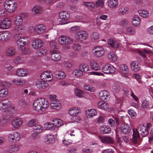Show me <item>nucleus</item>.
Instances as JSON below:
<instances>
[{"label": "nucleus", "instance_id": "f257e3e1", "mask_svg": "<svg viewBox=\"0 0 153 153\" xmlns=\"http://www.w3.org/2000/svg\"><path fill=\"white\" fill-rule=\"evenodd\" d=\"M140 134L142 137L146 136L149 134L148 128L143 125H139L135 132L133 130L132 141L134 143H137L139 139V134Z\"/></svg>", "mask_w": 153, "mask_h": 153}, {"label": "nucleus", "instance_id": "f03ea898", "mask_svg": "<svg viewBox=\"0 0 153 153\" xmlns=\"http://www.w3.org/2000/svg\"><path fill=\"white\" fill-rule=\"evenodd\" d=\"M33 105L35 110H43L48 107L49 103L46 99L40 98L36 99L34 101Z\"/></svg>", "mask_w": 153, "mask_h": 153}, {"label": "nucleus", "instance_id": "7ed1b4c3", "mask_svg": "<svg viewBox=\"0 0 153 153\" xmlns=\"http://www.w3.org/2000/svg\"><path fill=\"white\" fill-rule=\"evenodd\" d=\"M50 98L51 100L50 103V106L52 109L58 110L61 106V103L58 100H56V96L55 95H51Z\"/></svg>", "mask_w": 153, "mask_h": 153}, {"label": "nucleus", "instance_id": "20e7f679", "mask_svg": "<svg viewBox=\"0 0 153 153\" xmlns=\"http://www.w3.org/2000/svg\"><path fill=\"white\" fill-rule=\"evenodd\" d=\"M10 106V102L7 100H2L0 102V110L2 112L8 111Z\"/></svg>", "mask_w": 153, "mask_h": 153}, {"label": "nucleus", "instance_id": "39448f33", "mask_svg": "<svg viewBox=\"0 0 153 153\" xmlns=\"http://www.w3.org/2000/svg\"><path fill=\"white\" fill-rule=\"evenodd\" d=\"M75 37L78 41L82 42L87 39L88 34L85 31L82 30L76 33L75 34Z\"/></svg>", "mask_w": 153, "mask_h": 153}, {"label": "nucleus", "instance_id": "423d86ee", "mask_svg": "<svg viewBox=\"0 0 153 153\" xmlns=\"http://www.w3.org/2000/svg\"><path fill=\"white\" fill-rule=\"evenodd\" d=\"M42 80L46 81H50L53 79V75L51 72L46 71L43 72L40 75Z\"/></svg>", "mask_w": 153, "mask_h": 153}, {"label": "nucleus", "instance_id": "0eeeda50", "mask_svg": "<svg viewBox=\"0 0 153 153\" xmlns=\"http://www.w3.org/2000/svg\"><path fill=\"white\" fill-rule=\"evenodd\" d=\"M102 72L105 74H111L115 71V68L113 66L107 64L104 65L102 69Z\"/></svg>", "mask_w": 153, "mask_h": 153}, {"label": "nucleus", "instance_id": "6e6552de", "mask_svg": "<svg viewBox=\"0 0 153 153\" xmlns=\"http://www.w3.org/2000/svg\"><path fill=\"white\" fill-rule=\"evenodd\" d=\"M58 42L61 45H67L70 44L72 42L71 39L69 37L66 36H61L58 40Z\"/></svg>", "mask_w": 153, "mask_h": 153}, {"label": "nucleus", "instance_id": "1a4fd4ad", "mask_svg": "<svg viewBox=\"0 0 153 153\" xmlns=\"http://www.w3.org/2000/svg\"><path fill=\"white\" fill-rule=\"evenodd\" d=\"M19 134L16 132L10 134L8 136V139L11 142L16 143L20 138Z\"/></svg>", "mask_w": 153, "mask_h": 153}, {"label": "nucleus", "instance_id": "9d476101", "mask_svg": "<svg viewBox=\"0 0 153 153\" xmlns=\"http://www.w3.org/2000/svg\"><path fill=\"white\" fill-rule=\"evenodd\" d=\"M43 45V42L42 41L38 39L33 40L31 44L33 48L35 49H38L41 48Z\"/></svg>", "mask_w": 153, "mask_h": 153}, {"label": "nucleus", "instance_id": "9b49d317", "mask_svg": "<svg viewBox=\"0 0 153 153\" xmlns=\"http://www.w3.org/2000/svg\"><path fill=\"white\" fill-rule=\"evenodd\" d=\"M33 29L35 31L39 34H42L45 31L46 27L43 24L38 25L35 26Z\"/></svg>", "mask_w": 153, "mask_h": 153}, {"label": "nucleus", "instance_id": "f8f14e48", "mask_svg": "<svg viewBox=\"0 0 153 153\" xmlns=\"http://www.w3.org/2000/svg\"><path fill=\"white\" fill-rule=\"evenodd\" d=\"M51 58L52 60L55 61H59L61 59V56L56 50H53L51 51Z\"/></svg>", "mask_w": 153, "mask_h": 153}, {"label": "nucleus", "instance_id": "ddd939ff", "mask_svg": "<svg viewBox=\"0 0 153 153\" xmlns=\"http://www.w3.org/2000/svg\"><path fill=\"white\" fill-rule=\"evenodd\" d=\"M131 68L134 72L138 71L141 68V65L137 62L134 61L131 63Z\"/></svg>", "mask_w": 153, "mask_h": 153}, {"label": "nucleus", "instance_id": "4468645a", "mask_svg": "<svg viewBox=\"0 0 153 153\" xmlns=\"http://www.w3.org/2000/svg\"><path fill=\"white\" fill-rule=\"evenodd\" d=\"M18 39L16 40V43L19 47L24 46L26 45L27 43V38L21 37H17Z\"/></svg>", "mask_w": 153, "mask_h": 153}, {"label": "nucleus", "instance_id": "2eb2a0df", "mask_svg": "<svg viewBox=\"0 0 153 153\" xmlns=\"http://www.w3.org/2000/svg\"><path fill=\"white\" fill-rule=\"evenodd\" d=\"M10 25V20L8 19H6L2 20L0 28L3 29H7L9 27Z\"/></svg>", "mask_w": 153, "mask_h": 153}, {"label": "nucleus", "instance_id": "dca6fc26", "mask_svg": "<svg viewBox=\"0 0 153 153\" xmlns=\"http://www.w3.org/2000/svg\"><path fill=\"white\" fill-rule=\"evenodd\" d=\"M99 138L102 143L107 144H112L114 142V140L112 137L110 136L99 137Z\"/></svg>", "mask_w": 153, "mask_h": 153}, {"label": "nucleus", "instance_id": "f3484780", "mask_svg": "<svg viewBox=\"0 0 153 153\" xmlns=\"http://www.w3.org/2000/svg\"><path fill=\"white\" fill-rule=\"evenodd\" d=\"M36 85L39 89H45L48 86L49 84L43 80L38 81L36 82Z\"/></svg>", "mask_w": 153, "mask_h": 153}, {"label": "nucleus", "instance_id": "a211bd4d", "mask_svg": "<svg viewBox=\"0 0 153 153\" xmlns=\"http://www.w3.org/2000/svg\"><path fill=\"white\" fill-rule=\"evenodd\" d=\"M109 93L105 90L101 91L99 93V97L102 100H108L109 98Z\"/></svg>", "mask_w": 153, "mask_h": 153}, {"label": "nucleus", "instance_id": "6ab92c4d", "mask_svg": "<svg viewBox=\"0 0 153 153\" xmlns=\"http://www.w3.org/2000/svg\"><path fill=\"white\" fill-rule=\"evenodd\" d=\"M10 34L8 31L0 32V40L6 41L8 40L10 37Z\"/></svg>", "mask_w": 153, "mask_h": 153}, {"label": "nucleus", "instance_id": "aec40b11", "mask_svg": "<svg viewBox=\"0 0 153 153\" xmlns=\"http://www.w3.org/2000/svg\"><path fill=\"white\" fill-rule=\"evenodd\" d=\"M97 112L94 109H89L86 112V115L88 118H91L97 114Z\"/></svg>", "mask_w": 153, "mask_h": 153}, {"label": "nucleus", "instance_id": "412c9836", "mask_svg": "<svg viewBox=\"0 0 153 153\" xmlns=\"http://www.w3.org/2000/svg\"><path fill=\"white\" fill-rule=\"evenodd\" d=\"M121 132L123 134H126L131 130V128L126 124H122L121 126Z\"/></svg>", "mask_w": 153, "mask_h": 153}, {"label": "nucleus", "instance_id": "4be33fe9", "mask_svg": "<svg viewBox=\"0 0 153 153\" xmlns=\"http://www.w3.org/2000/svg\"><path fill=\"white\" fill-rule=\"evenodd\" d=\"M100 132L102 134H108L111 131V128L108 126H103L100 127Z\"/></svg>", "mask_w": 153, "mask_h": 153}, {"label": "nucleus", "instance_id": "5701e85b", "mask_svg": "<svg viewBox=\"0 0 153 153\" xmlns=\"http://www.w3.org/2000/svg\"><path fill=\"white\" fill-rule=\"evenodd\" d=\"M22 124V121L20 118H17L13 120L12 122L13 126L15 128L20 126Z\"/></svg>", "mask_w": 153, "mask_h": 153}, {"label": "nucleus", "instance_id": "b1692460", "mask_svg": "<svg viewBox=\"0 0 153 153\" xmlns=\"http://www.w3.org/2000/svg\"><path fill=\"white\" fill-rule=\"evenodd\" d=\"M52 122L53 125L54 126L55 130L63 125L62 120L59 119H54L52 121Z\"/></svg>", "mask_w": 153, "mask_h": 153}, {"label": "nucleus", "instance_id": "393cba45", "mask_svg": "<svg viewBox=\"0 0 153 153\" xmlns=\"http://www.w3.org/2000/svg\"><path fill=\"white\" fill-rule=\"evenodd\" d=\"M118 4L117 0H109L108 2V6L110 8L115 9Z\"/></svg>", "mask_w": 153, "mask_h": 153}, {"label": "nucleus", "instance_id": "a878e982", "mask_svg": "<svg viewBox=\"0 0 153 153\" xmlns=\"http://www.w3.org/2000/svg\"><path fill=\"white\" fill-rule=\"evenodd\" d=\"M15 53L16 50L13 47H10L8 48L6 51V55L9 56L14 55Z\"/></svg>", "mask_w": 153, "mask_h": 153}, {"label": "nucleus", "instance_id": "bb28decb", "mask_svg": "<svg viewBox=\"0 0 153 153\" xmlns=\"http://www.w3.org/2000/svg\"><path fill=\"white\" fill-rule=\"evenodd\" d=\"M17 4H14V5L5 6L4 8L9 13L14 12L17 7Z\"/></svg>", "mask_w": 153, "mask_h": 153}, {"label": "nucleus", "instance_id": "cd10ccee", "mask_svg": "<svg viewBox=\"0 0 153 153\" xmlns=\"http://www.w3.org/2000/svg\"><path fill=\"white\" fill-rule=\"evenodd\" d=\"M80 112V110L77 108L71 109L68 111L69 114L72 116H76Z\"/></svg>", "mask_w": 153, "mask_h": 153}, {"label": "nucleus", "instance_id": "c85d7f7f", "mask_svg": "<svg viewBox=\"0 0 153 153\" xmlns=\"http://www.w3.org/2000/svg\"><path fill=\"white\" fill-rule=\"evenodd\" d=\"M20 148V145L13 144L10 146L9 150L10 152H16Z\"/></svg>", "mask_w": 153, "mask_h": 153}, {"label": "nucleus", "instance_id": "c756f323", "mask_svg": "<svg viewBox=\"0 0 153 153\" xmlns=\"http://www.w3.org/2000/svg\"><path fill=\"white\" fill-rule=\"evenodd\" d=\"M108 43L111 47L115 48H118L119 46V44L112 39L108 40Z\"/></svg>", "mask_w": 153, "mask_h": 153}, {"label": "nucleus", "instance_id": "7c9ffc66", "mask_svg": "<svg viewBox=\"0 0 153 153\" xmlns=\"http://www.w3.org/2000/svg\"><path fill=\"white\" fill-rule=\"evenodd\" d=\"M91 68L95 71L100 70V67L98 64L96 62H92L90 64Z\"/></svg>", "mask_w": 153, "mask_h": 153}, {"label": "nucleus", "instance_id": "2f4dec72", "mask_svg": "<svg viewBox=\"0 0 153 153\" xmlns=\"http://www.w3.org/2000/svg\"><path fill=\"white\" fill-rule=\"evenodd\" d=\"M27 71L26 69H20L16 71V74L19 76H25L26 74Z\"/></svg>", "mask_w": 153, "mask_h": 153}, {"label": "nucleus", "instance_id": "473e14b6", "mask_svg": "<svg viewBox=\"0 0 153 153\" xmlns=\"http://www.w3.org/2000/svg\"><path fill=\"white\" fill-rule=\"evenodd\" d=\"M13 118L12 115L7 116L6 117H4L0 120V124L3 126L7 122V120H11Z\"/></svg>", "mask_w": 153, "mask_h": 153}, {"label": "nucleus", "instance_id": "72a5a7b5", "mask_svg": "<svg viewBox=\"0 0 153 153\" xmlns=\"http://www.w3.org/2000/svg\"><path fill=\"white\" fill-rule=\"evenodd\" d=\"M98 105L100 108L106 110L108 108V104L103 101H100L98 103Z\"/></svg>", "mask_w": 153, "mask_h": 153}, {"label": "nucleus", "instance_id": "f704fd0d", "mask_svg": "<svg viewBox=\"0 0 153 153\" xmlns=\"http://www.w3.org/2000/svg\"><path fill=\"white\" fill-rule=\"evenodd\" d=\"M140 23V20L138 16L135 15L132 21V23L133 25L137 26L139 25Z\"/></svg>", "mask_w": 153, "mask_h": 153}, {"label": "nucleus", "instance_id": "c9c22d12", "mask_svg": "<svg viewBox=\"0 0 153 153\" xmlns=\"http://www.w3.org/2000/svg\"><path fill=\"white\" fill-rule=\"evenodd\" d=\"M23 19L20 16H16L14 20V23L16 25H20L23 22Z\"/></svg>", "mask_w": 153, "mask_h": 153}, {"label": "nucleus", "instance_id": "e433bc0d", "mask_svg": "<svg viewBox=\"0 0 153 153\" xmlns=\"http://www.w3.org/2000/svg\"><path fill=\"white\" fill-rule=\"evenodd\" d=\"M138 12L140 15L143 18H146L149 15L148 11L146 10H139L138 11Z\"/></svg>", "mask_w": 153, "mask_h": 153}, {"label": "nucleus", "instance_id": "4c0bfd02", "mask_svg": "<svg viewBox=\"0 0 153 153\" xmlns=\"http://www.w3.org/2000/svg\"><path fill=\"white\" fill-rule=\"evenodd\" d=\"M43 10L41 7L38 6H34L32 9V11L36 14L41 13Z\"/></svg>", "mask_w": 153, "mask_h": 153}, {"label": "nucleus", "instance_id": "58836bf2", "mask_svg": "<svg viewBox=\"0 0 153 153\" xmlns=\"http://www.w3.org/2000/svg\"><path fill=\"white\" fill-rule=\"evenodd\" d=\"M119 70L120 72L126 73L128 71L127 66L125 64H122L119 66Z\"/></svg>", "mask_w": 153, "mask_h": 153}, {"label": "nucleus", "instance_id": "ea45409f", "mask_svg": "<svg viewBox=\"0 0 153 153\" xmlns=\"http://www.w3.org/2000/svg\"><path fill=\"white\" fill-rule=\"evenodd\" d=\"M119 12L121 15H123L128 13V8L126 7H122L119 9Z\"/></svg>", "mask_w": 153, "mask_h": 153}, {"label": "nucleus", "instance_id": "a19ab883", "mask_svg": "<svg viewBox=\"0 0 153 153\" xmlns=\"http://www.w3.org/2000/svg\"><path fill=\"white\" fill-rule=\"evenodd\" d=\"M33 130L34 131V132H36L37 133H39L42 131L43 128L40 125H35L33 126Z\"/></svg>", "mask_w": 153, "mask_h": 153}, {"label": "nucleus", "instance_id": "79ce46f5", "mask_svg": "<svg viewBox=\"0 0 153 153\" xmlns=\"http://www.w3.org/2000/svg\"><path fill=\"white\" fill-rule=\"evenodd\" d=\"M18 48L21 51L22 53L25 54H27L30 52V49L27 47H25L24 46L19 47Z\"/></svg>", "mask_w": 153, "mask_h": 153}, {"label": "nucleus", "instance_id": "37998d69", "mask_svg": "<svg viewBox=\"0 0 153 153\" xmlns=\"http://www.w3.org/2000/svg\"><path fill=\"white\" fill-rule=\"evenodd\" d=\"M80 69L82 71V72H86L88 71L89 67L88 65L86 64H84L79 65Z\"/></svg>", "mask_w": 153, "mask_h": 153}, {"label": "nucleus", "instance_id": "c03bdc74", "mask_svg": "<svg viewBox=\"0 0 153 153\" xmlns=\"http://www.w3.org/2000/svg\"><path fill=\"white\" fill-rule=\"evenodd\" d=\"M13 83L18 85H22L25 83V80L20 79H14L13 80Z\"/></svg>", "mask_w": 153, "mask_h": 153}, {"label": "nucleus", "instance_id": "a18cd8bd", "mask_svg": "<svg viewBox=\"0 0 153 153\" xmlns=\"http://www.w3.org/2000/svg\"><path fill=\"white\" fill-rule=\"evenodd\" d=\"M66 12H62L59 13V17L60 19H68L69 18V14L66 13Z\"/></svg>", "mask_w": 153, "mask_h": 153}, {"label": "nucleus", "instance_id": "49530a36", "mask_svg": "<svg viewBox=\"0 0 153 153\" xmlns=\"http://www.w3.org/2000/svg\"><path fill=\"white\" fill-rule=\"evenodd\" d=\"M56 76L58 79H62L64 78L66 76V75L64 72L59 71L56 74Z\"/></svg>", "mask_w": 153, "mask_h": 153}, {"label": "nucleus", "instance_id": "de8ad7c7", "mask_svg": "<svg viewBox=\"0 0 153 153\" xmlns=\"http://www.w3.org/2000/svg\"><path fill=\"white\" fill-rule=\"evenodd\" d=\"M149 102L146 100H144L142 102L141 104V107L145 109H148L149 107Z\"/></svg>", "mask_w": 153, "mask_h": 153}, {"label": "nucleus", "instance_id": "09e8293b", "mask_svg": "<svg viewBox=\"0 0 153 153\" xmlns=\"http://www.w3.org/2000/svg\"><path fill=\"white\" fill-rule=\"evenodd\" d=\"M108 58L109 59L113 61H115L117 60V58L114 53L113 52H110L108 54Z\"/></svg>", "mask_w": 153, "mask_h": 153}, {"label": "nucleus", "instance_id": "8fccbe9b", "mask_svg": "<svg viewBox=\"0 0 153 153\" xmlns=\"http://www.w3.org/2000/svg\"><path fill=\"white\" fill-rule=\"evenodd\" d=\"M105 53V50H101L99 51H95L94 53V55L97 57L102 56Z\"/></svg>", "mask_w": 153, "mask_h": 153}, {"label": "nucleus", "instance_id": "3c124183", "mask_svg": "<svg viewBox=\"0 0 153 153\" xmlns=\"http://www.w3.org/2000/svg\"><path fill=\"white\" fill-rule=\"evenodd\" d=\"M84 5L88 8H94L96 7V4L94 2H85L84 3Z\"/></svg>", "mask_w": 153, "mask_h": 153}, {"label": "nucleus", "instance_id": "603ef678", "mask_svg": "<svg viewBox=\"0 0 153 153\" xmlns=\"http://www.w3.org/2000/svg\"><path fill=\"white\" fill-rule=\"evenodd\" d=\"M46 141L48 143H51V142L54 140V137L52 134H48L46 136L45 138Z\"/></svg>", "mask_w": 153, "mask_h": 153}, {"label": "nucleus", "instance_id": "864d4df0", "mask_svg": "<svg viewBox=\"0 0 153 153\" xmlns=\"http://www.w3.org/2000/svg\"><path fill=\"white\" fill-rule=\"evenodd\" d=\"M72 74L74 75L79 76H82L83 74V73L80 69V70L76 69L73 71Z\"/></svg>", "mask_w": 153, "mask_h": 153}, {"label": "nucleus", "instance_id": "5fc2aeb1", "mask_svg": "<svg viewBox=\"0 0 153 153\" xmlns=\"http://www.w3.org/2000/svg\"><path fill=\"white\" fill-rule=\"evenodd\" d=\"M18 105L22 107H25L27 105V102L23 99H20L18 100Z\"/></svg>", "mask_w": 153, "mask_h": 153}, {"label": "nucleus", "instance_id": "6e6d98bb", "mask_svg": "<svg viewBox=\"0 0 153 153\" xmlns=\"http://www.w3.org/2000/svg\"><path fill=\"white\" fill-rule=\"evenodd\" d=\"M82 46L79 43L73 44L72 45L73 49L75 51H78L81 48Z\"/></svg>", "mask_w": 153, "mask_h": 153}, {"label": "nucleus", "instance_id": "4d7b16f0", "mask_svg": "<svg viewBox=\"0 0 153 153\" xmlns=\"http://www.w3.org/2000/svg\"><path fill=\"white\" fill-rule=\"evenodd\" d=\"M8 91L6 89H2L0 90V97H5L8 94Z\"/></svg>", "mask_w": 153, "mask_h": 153}, {"label": "nucleus", "instance_id": "13d9d810", "mask_svg": "<svg viewBox=\"0 0 153 153\" xmlns=\"http://www.w3.org/2000/svg\"><path fill=\"white\" fill-rule=\"evenodd\" d=\"M24 60L23 57H17L14 60V63L17 64H19L23 62Z\"/></svg>", "mask_w": 153, "mask_h": 153}, {"label": "nucleus", "instance_id": "bf43d9fd", "mask_svg": "<svg viewBox=\"0 0 153 153\" xmlns=\"http://www.w3.org/2000/svg\"><path fill=\"white\" fill-rule=\"evenodd\" d=\"M47 129L51 130H55L54 126L53 125L52 123H48L45 125Z\"/></svg>", "mask_w": 153, "mask_h": 153}, {"label": "nucleus", "instance_id": "052dcab7", "mask_svg": "<svg viewBox=\"0 0 153 153\" xmlns=\"http://www.w3.org/2000/svg\"><path fill=\"white\" fill-rule=\"evenodd\" d=\"M126 30L130 35H134L136 33L134 29L131 27H128L126 28Z\"/></svg>", "mask_w": 153, "mask_h": 153}, {"label": "nucleus", "instance_id": "680f3d73", "mask_svg": "<svg viewBox=\"0 0 153 153\" xmlns=\"http://www.w3.org/2000/svg\"><path fill=\"white\" fill-rule=\"evenodd\" d=\"M45 50L40 49L37 51L36 53V56H42L44 55V53L46 52Z\"/></svg>", "mask_w": 153, "mask_h": 153}, {"label": "nucleus", "instance_id": "e2e57ef3", "mask_svg": "<svg viewBox=\"0 0 153 153\" xmlns=\"http://www.w3.org/2000/svg\"><path fill=\"white\" fill-rule=\"evenodd\" d=\"M14 4H16L15 3V0H6L4 4V6H9L10 5H14Z\"/></svg>", "mask_w": 153, "mask_h": 153}, {"label": "nucleus", "instance_id": "0e129e2a", "mask_svg": "<svg viewBox=\"0 0 153 153\" xmlns=\"http://www.w3.org/2000/svg\"><path fill=\"white\" fill-rule=\"evenodd\" d=\"M104 6V1L103 0H98L96 2L95 7H100L103 8Z\"/></svg>", "mask_w": 153, "mask_h": 153}, {"label": "nucleus", "instance_id": "69168bd1", "mask_svg": "<svg viewBox=\"0 0 153 153\" xmlns=\"http://www.w3.org/2000/svg\"><path fill=\"white\" fill-rule=\"evenodd\" d=\"M76 95L79 97H82L83 96V92L80 90L76 88L75 90Z\"/></svg>", "mask_w": 153, "mask_h": 153}, {"label": "nucleus", "instance_id": "338daca9", "mask_svg": "<svg viewBox=\"0 0 153 153\" xmlns=\"http://www.w3.org/2000/svg\"><path fill=\"white\" fill-rule=\"evenodd\" d=\"M129 23L128 22L126 19H124L122 20L120 22V26L126 27L127 26Z\"/></svg>", "mask_w": 153, "mask_h": 153}, {"label": "nucleus", "instance_id": "774afa93", "mask_svg": "<svg viewBox=\"0 0 153 153\" xmlns=\"http://www.w3.org/2000/svg\"><path fill=\"white\" fill-rule=\"evenodd\" d=\"M91 37L92 39L95 40L99 39V36L98 33L94 32L91 34Z\"/></svg>", "mask_w": 153, "mask_h": 153}]
</instances>
